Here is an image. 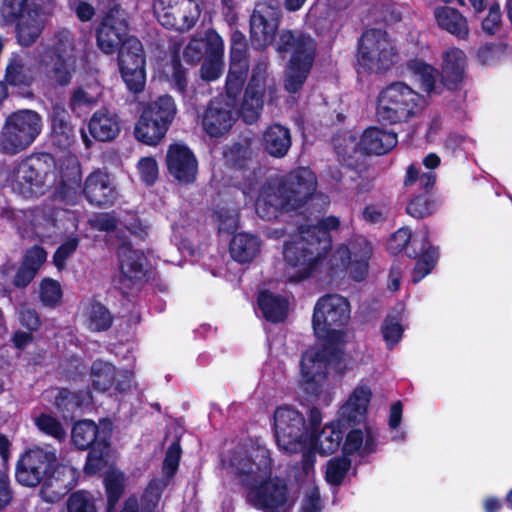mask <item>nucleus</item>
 <instances>
[{
  "mask_svg": "<svg viewBox=\"0 0 512 512\" xmlns=\"http://www.w3.org/2000/svg\"><path fill=\"white\" fill-rule=\"evenodd\" d=\"M278 24V8L266 3H258L250 21L251 42L258 49L274 43L279 53H290L284 86L289 93H295L301 89L311 70L316 44L310 36L288 30L282 31L278 39H275Z\"/></svg>",
  "mask_w": 512,
  "mask_h": 512,
  "instance_id": "obj_1",
  "label": "nucleus"
},
{
  "mask_svg": "<svg viewBox=\"0 0 512 512\" xmlns=\"http://www.w3.org/2000/svg\"><path fill=\"white\" fill-rule=\"evenodd\" d=\"M230 466L246 489L249 503L263 512H280L287 502L288 487L280 477H271L272 458L268 449L258 446L252 455L235 451Z\"/></svg>",
  "mask_w": 512,
  "mask_h": 512,
  "instance_id": "obj_2",
  "label": "nucleus"
},
{
  "mask_svg": "<svg viewBox=\"0 0 512 512\" xmlns=\"http://www.w3.org/2000/svg\"><path fill=\"white\" fill-rule=\"evenodd\" d=\"M339 217L329 215L316 224H300L296 234L291 235L283 244V258L287 266L296 269L290 277L293 282L309 278L318 264L332 249L331 232L340 228Z\"/></svg>",
  "mask_w": 512,
  "mask_h": 512,
  "instance_id": "obj_3",
  "label": "nucleus"
},
{
  "mask_svg": "<svg viewBox=\"0 0 512 512\" xmlns=\"http://www.w3.org/2000/svg\"><path fill=\"white\" fill-rule=\"evenodd\" d=\"M53 165L54 160L49 154L27 158L18 165L9 187L19 192H32L41 187L54 192H69L79 186L81 170L76 157L67 156L57 171L48 172Z\"/></svg>",
  "mask_w": 512,
  "mask_h": 512,
  "instance_id": "obj_4",
  "label": "nucleus"
},
{
  "mask_svg": "<svg viewBox=\"0 0 512 512\" xmlns=\"http://www.w3.org/2000/svg\"><path fill=\"white\" fill-rule=\"evenodd\" d=\"M426 100L405 82L398 81L383 88L376 100V117L384 124L406 123L425 108Z\"/></svg>",
  "mask_w": 512,
  "mask_h": 512,
  "instance_id": "obj_5",
  "label": "nucleus"
},
{
  "mask_svg": "<svg viewBox=\"0 0 512 512\" xmlns=\"http://www.w3.org/2000/svg\"><path fill=\"white\" fill-rule=\"evenodd\" d=\"M371 398L372 391L367 385H358L353 390L339 410L337 425H326L317 437L318 452L321 455H330L339 449L344 436L343 429L365 421Z\"/></svg>",
  "mask_w": 512,
  "mask_h": 512,
  "instance_id": "obj_6",
  "label": "nucleus"
},
{
  "mask_svg": "<svg viewBox=\"0 0 512 512\" xmlns=\"http://www.w3.org/2000/svg\"><path fill=\"white\" fill-rule=\"evenodd\" d=\"M387 251L393 256L404 251L407 257L416 259L411 275L415 284L431 273L439 259V249L430 243L428 230L413 237L409 228H399L388 239Z\"/></svg>",
  "mask_w": 512,
  "mask_h": 512,
  "instance_id": "obj_7",
  "label": "nucleus"
},
{
  "mask_svg": "<svg viewBox=\"0 0 512 512\" xmlns=\"http://www.w3.org/2000/svg\"><path fill=\"white\" fill-rule=\"evenodd\" d=\"M74 40L70 31H58L52 43L39 53L41 76L52 84L68 85L75 71Z\"/></svg>",
  "mask_w": 512,
  "mask_h": 512,
  "instance_id": "obj_8",
  "label": "nucleus"
},
{
  "mask_svg": "<svg viewBox=\"0 0 512 512\" xmlns=\"http://www.w3.org/2000/svg\"><path fill=\"white\" fill-rule=\"evenodd\" d=\"M350 319V305L338 294L320 297L313 310L312 327L315 336L328 343H338L344 336L343 328Z\"/></svg>",
  "mask_w": 512,
  "mask_h": 512,
  "instance_id": "obj_9",
  "label": "nucleus"
},
{
  "mask_svg": "<svg viewBox=\"0 0 512 512\" xmlns=\"http://www.w3.org/2000/svg\"><path fill=\"white\" fill-rule=\"evenodd\" d=\"M255 211L266 221L277 219L282 214L298 215L309 218L314 205L319 202L327 204L328 194H257Z\"/></svg>",
  "mask_w": 512,
  "mask_h": 512,
  "instance_id": "obj_10",
  "label": "nucleus"
},
{
  "mask_svg": "<svg viewBox=\"0 0 512 512\" xmlns=\"http://www.w3.org/2000/svg\"><path fill=\"white\" fill-rule=\"evenodd\" d=\"M42 118L33 110L24 109L11 113L0 131V150L17 154L28 148L42 130Z\"/></svg>",
  "mask_w": 512,
  "mask_h": 512,
  "instance_id": "obj_11",
  "label": "nucleus"
},
{
  "mask_svg": "<svg viewBox=\"0 0 512 512\" xmlns=\"http://www.w3.org/2000/svg\"><path fill=\"white\" fill-rule=\"evenodd\" d=\"M340 351L333 346L306 350L300 361L302 386L305 393L317 397L321 394L332 362H338Z\"/></svg>",
  "mask_w": 512,
  "mask_h": 512,
  "instance_id": "obj_12",
  "label": "nucleus"
},
{
  "mask_svg": "<svg viewBox=\"0 0 512 512\" xmlns=\"http://www.w3.org/2000/svg\"><path fill=\"white\" fill-rule=\"evenodd\" d=\"M274 436L278 447L297 453L305 444L308 425L304 415L291 406L278 407L274 412Z\"/></svg>",
  "mask_w": 512,
  "mask_h": 512,
  "instance_id": "obj_13",
  "label": "nucleus"
},
{
  "mask_svg": "<svg viewBox=\"0 0 512 512\" xmlns=\"http://www.w3.org/2000/svg\"><path fill=\"white\" fill-rule=\"evenodd\" d=\"M203 0H153V12L167 29L189 31L202 12Z\"/></svg>",
  "mask_w": 512,
  "mask_h": 512,
  "instance_id": "obj_14",
  "label": "nucleus"
},
{
  "mask_svg": "<svg viewBox=\"0 0 512 512\" xmlns=\"http://www.w3.org/2000/svg\"><path fill=\"white\" fill-rule=\"evenodd\" d=\"M275 95L276 84L267 74V65L261 63L255 66L240 107V114L244 121L255 122L260 116L264 101L274 100Z\"/></svg>",
  "mask_w": 512,
  "mask_h": 512,
  "instance_id": "obj_15",
  "label": "nucleus"
},
{
  "mask_svg": "<svg viewBox=\"0 0 512 512\" xmlns=\"http://www.w3.org/2000/svg\"><path fill=\"white\" fill-rule=\"evenodd\" d=\"M58 461L55 450H47L41 447L28 449L17 461L16 480L25 487L42 485Z\"/></svg>",
  "mask_w": 512,
  "mask_h": 512,
  "instance_id": "obj_16",
  "label": "nucleus"
},
{
  "mask_svg": "<svg viewBox=\"0 0 512 512\" xmlns=\"http://www.w3.org/2000/svg\"><path fill=\"white\" fill-rule=\"evenodd\" d=\"M395 57L393 46L385 32L372 29L362 35L357 59L363 69L371 72L386 70L394 63Z\"/></svg>",
  "mask_w": 512,
  "mask_h": 512,
  "instance_id": "obj_17",
  "label": "nucleus"
},
{
  "mask_svg": "<svg viewBox=\"0 0 512 512\" xmlns=\"http://www.w3.org/2000/svg\"><path fill=\"white\" fill-rule=\"evenodd\" d=\"M117 52L119 70L127 88L133 93L141 92L146 82V58L141 41L131 36Z\"/></svg>",
  "mask_w": 512,
  "mask_h": 512,
  "instance_id": "obj_18",
  "label": "nucleus"
},
{
  "mask_svg": "<svg viewBox=\"0 0 512 512\" xmlns=\"http://www.w3.org/2000/svg\"><path fill=\"white\" fill-rule=\"evenodd\" d=\"M131 36L128 13L118 5H114L97 30V46L103 53L111 55Z\"/></svg>",
  "mask_w": 512,
  "mask_h": 512,
  "instance_id": "obj_19",
  "label": "nucleus"
},
{
  "mask_svg": "<svg viewBox=\"0 0 512 512\" xmlns=\"http://www.w3.org/2000/svg\"><path fill=\"white\" fill-rule=\"evenodd\" d=\"M76 471L59 461L49 473L39 490V496L46 503H56L76 485Z\"/></svg>",
  "mask_w": 512,
  "mask_h": 512,
  "instance_id": "obj_20",
  "label": "nucleus"
},
{
  "mask_svg": "<svg viewBox=\"0 0 512 512\" xmlns=\"http://www.w3.org/2000/svg\"><path fill=\"white\" fill-rule=\"evenodd\" d=\"M166 163L169 173L179 182L195 181L198 163L187 146L180 143L171 144L167 151Z\"/></svg>",
  "mask_w": 512,
  "mask_h": 512,
  "instance_id": "obj_21",
  "label": "nucleus"
},
{
  "mask_svg": "<svg viewBox=\"0 0 512 512\" xmlns=\"http://www.w3.org/2000/svg\"><path fill=\"white\" fill-rule=\"evenodd\" d=\"M118 258L121 285L130 288L146 276L148 259L143 251L134 249L131 244H123L118 251Z\"/></svg>",
  "mask_w": 512,
  "mask_h": 512,
  "instance_id": "obj_22",
  "label": "nucleus"
},
{
  "mask_svg": "<svg viewBox=\"0 0 512 512\" xmlns=\"http://www.w3.org/2000/svg\"><path fill=\"white\" fill-rule=\"evenodd\" d=\"M6 80L13 85H29L41 77L39 55L37 58L28 53H16L10 58L6 68Z\"/></svg>",
  "mask_w": 512,
  "mask_h": 512,
  "instance_id": "obj_23",
  "label": "nucleus"
},
{
  "mask_svg": "<svg viewBox=\"0 0 512 512\" xmlns=\"http://www.w3.org/2000/svg\"><path fill=\"white\" fill-rule=\"evenodd\" d=\"M234 105L221 99L211 101L203 117V127L211 136L226 133L234 121Z\"/></svg>",
  "mask_w": 512,
  "mask_h": 512,
  "instance_id": "obj_24",
  "label": "nucleus"
},
{
  "mask_svg": "<svg viewBox=\"0 0 512 512\" xmlns=\"http://www.w3.org/2000/svg\"><path fill=\"white\" fill-rule=\"evenodd\" d=\"M467 66L465 53L455 47L442 54L440 83L449 89L457 88L464 80Z\"/></svg>",
  "mask_w": 512,
  "mask_h": 512,
  "instance_id": "obj_25",
  "label": "nucleus"
},
{
  "mask_svg": "<svg viewBox=\"0 0 512 512\" xmlns=\"http://www.w3.org/2000/svg\"><path fill=\"white\" fill-rule=\"evenodd\" d=\"M206 44L209 54L201 67V77L207 81L216 80L223 72L224 43L215 31H207Z\"/></svg>",
  "mask_w": 512,
  "mask_h": 512,
  "instance_id": "obj_26",
  "label": "nucleus"
},
{
  "mask_svg": "<svg viewBox=\"0 0 512 512\" xmlns=\"http://www.w3.org/2000/svg\"><path fill=\"white\" fill-rule=\"evenodd\" d=\"M102 440H109V433L101 430L93 420H79L72 427L71 443L78 450H88Z\"/></svg>",
  "mask_w": 512,
  "mask_h": 512,
  "instance_id": "obj_27",
  "label": "nucleus"
},
{
  "mask_svg": "<svg viewBox=\"0 0 512 512\" xmlns=\"http://www.w3.org/2000/svg\"><path fill=\"white\" fill-rule=\"evenodd\" d=\"M91 401L92 394L89 389L70 391L68 388H61L55 397V407L64 419L72 420Z\"/></svg>",
  "mask_w": 512,
  "mask_h": 512,
  "instance_id": "obj_28",
  "label": "nucleus"
},
{
  "mask_svg": "<svg viewBox=\"0 0 512 512\" xmlns=\"http://www.w3.org/2000/svg\"><path fill=\"white\" fill-rule=\"evenodd\" d=\"M396 144L397 135L394 132L370 127L363 132L359 148L366 153L382 155L393 149Z\"/></svg>",
  "mask_w": 512,
  "mask_h": 512,
  "instance_id": "obj_29",
  "label": "nucleus"
},
{
  "mask_svg": "<svg viewBox=\"0 0 512 512\" xmlns=\"http://www.w3.org/2000/svg\"><path fill=\"white\" fill-rule=\"evenodd\" d=\"M260 250V238L245 232L235 234L229 243L231 258L240 264L252 262L258 256Z\"/></svg>",
  "mask_w": 512,
  "mask_h": 512,
  "instance_id": "obj_30",
  "label": "nucleus"
},
{
  "mask_svg": "<svg viewBox=\"0 0 512 512\" xmlns=\"http://www.w3.org/2000/svg\"><path fill=\"white\" fill-rule=\"evenodd\" d=\"M257 305L263 317L271 323H280L287 318L289 302L280 294L262 290L258 294Z\"/></svg>",
  "mask_w": 512,
  "mask_h": 512,
  "instance_id": "obj_31",
  "label": "nucleus"
},
{
  "mask_svg": "<svg viewBox=\"0 0 512 512\" xmlns=\"http://www.w3.org/2000/svg\"><path fill=\"white\" fill-rule=\"evenodd\" d=\"M89 131L99 141H110L120 132V125L115 113L106 108L96 111L90 119Z\"/></svg>",
  "mask_w": 512,
  "mask_h": 512,
  "instance_id": "obj_32",
  "label": "nucleus"
},
{
  "mask_svg": "<svg viewBox=\"0 0 512 512\" xmlns=\"http://www.w3.org/2000/svg\"><path fill=\"white\" fill-rule=\"evenodd\" d=\"M212 218L219 234H233L239 227L240 208L234 201H219L213 209Z\"/></svg>",
  "mask_w": 512,
  "mask_h": 512,
  "instance_id": "obj_33",
  "label": "nucleus"
},
{
  "mask_svg": "<svg viewBox=\"0 0 512 512\" xmlns=\"http://www.w3.org/2000/svg\"><path fill=\"white\" fill-rule=\"evenodd\" d=\"M406 68L411 79L418 83L424 92L427 94L437 92L440 78L435 67L421 59H411L407 62Z\"/></svg>",
  "mask_w": 512,
  "mask_h": 512,
  "instance_id": "obj_34",
  "label": "nucleus"
},
{
  "mask_svg": "<svg viewBox=\"0 0 512 512\" xmlns=\"http://www.w3.org/2000/svg\"><path fill=\"white\" fill-rule=\"evenodd\" d=\"M29 223L35 239L40 242L56 239L57 230L53 222V208L36 207L30 211Z\"/></svg>",
  "mask_w": 512,
  "mask_h": 512,
  "instance_id": "obj_35",
  "label": "nucleus"
},
{
  "mask_svg": "<svg viewBox=\"0 0 512 512\" xmlns=\"http://www.w3.org/2000/svg\"><path fill=\"white\" fill-rule=\"evenodd\" d=\"M262 145L265 151L273 157H283L291 146L289 130L282 125L269 126L263 133Z\"/></svg>",
  "mask_w": 512,
  "mask_h": 512,
  "instance_id": "obj_36",
  "label": "nucleus"
},
{
  "mask_svg": "<svg viewBox=\"0 0 512 512\" xmlns=\"http://www.w3.org/2000/svg\"><path fill=\"white\" fill-rule=\"evenodd\" d=\"M168 126L156 118L141 114L135 126V137L142 143L150 146L159 144L168 131Z\"/></svg>",
  "mask_w": 512,
  "mask_h": 512,
  "instance_id": "obj_37",
  "label": "nucleus"
},
{
  "mask_svg": "<svg viewBox=\"0 0 512 512\" xmlns=\"http://www.w3.org/2000/svg\"><path fill=\"white\" fill-rule=\"evenodd\" d=\"M435 19L442 29L459 38L468 35V25L465 17L456 9L451 7H440L435 10Z\"/></svg>",
  "mask_w": 512,
  "mask_h": 512,
  "instance_id": "obj_38",
  "label": "nucleus"
},
{
  "mask_svg": "<svg viewBox=\"0 0 512 512\" xmlns=\"http://www.w3.org/2000/svg\"><path fill=\"white\" fill-rule=\"evenodd\" d=\"M89 375L92 388L97 392H106L115 384L116 367L111 362L95 359Z\"/></svg>",
  "mask_w": 512,
  "mask_h": 512,
  "instance_id": "obj_39",
  "label": "nucleus"
},
{
  "mask_svg": "<svg viewBox=\"0 0 512 512\" xmlns=\"http://www.w3.org/2000/svg\"><path fill=\"white\" fill-rule=\"evenodd\" d=\"M17 37L22 46L32 44L40 35L44 20L38 11H28L27 16L16 19Z\"/></svg>",
  "mask_w": 512,
  "mask_h": 512,
  "instance_id": "obj_40",
  "label": "nucleus"
},
{
  "mask_svg": "<svg viewBox=\"0 0 512 512\" xmlns=\"http://www.w3.org/2000/svg\"><path fill=\"white\" fill-rule=\"evenodd\" d=\"M359 245V251H354V257L349 265L350 277L355 281H363L368 275L369 259L372 254L370 243L363 237L356 242Z\"/></svg>",
  "mask_w": 512,
  "mask_h": 512,
  "instance_id": "obj_41",
  "label": "nucleus"
},
{
  "mask_svg": "<svg viewBox=\"0 0 512 512\" xmlns=\"http://www.w3.org/2000/svg\"><path fill=\"white\" fill-rule=\"evenodd\" d=\"M104 487L107 496L106 511L113 512L125 490L124 473L117 470H109L104 477Z\"/></svg>",
  "mask_w": 512,
  "mask_h": 512,
  "instance_id": "obj_42",
  "label": "nucleus"
},
{
  "mask_svg": "<svg viewBox=\"0 0 512 512\" xmlns=\"http://www.w3.org/2000/svg\"><path fill=\"white\" fill-rule=\"evenodd\" d=\"M317 179L309 168H298L287 175L284 189L286 192H310L315 190Z\"/></svg>",
  "mask_w": 512,
  "mask_h": 512,
  "instance_id": "obj_43",
  "label": "nucleus"
},
{
  "mask_svg": "<svg viewBox=\"0 0 512 512\" xmlns=\"http://www.w3.org/2000/svg\"><path fill=\"white\" fill-rule=\"evenodd\" d=\"M102 94L100 84L93 80L79 86L72 95L71 107L74 110L95 105Z\"/></svg>",
  "mask_w": 512,
  "mask_h": 512,
  "instance_id": "obj_44",
  "label": "nucleus"
},
{
  "mask_svg": "<svg viewBox=\"0 0 512 512\" xmlns=\"http://www.w3.org/2000/svg\"><path fill=\"white\" fill-rule=\"evenodd\" d=\"M142 114H148L169 127L176 114V105L172 97L164 95L149 103Z\"/></svg>",
  "mask_w": 512,
  "mask_h": 512,
  "instance_id": "obj_45",
  "label": "nucleus"
},
{
  "mask_svg": "<svg viewBox=\"0 0 512 512\" xmlns=\"http://www.w3.org/2000/svg\"><path fill=\"white\" fill-rule=\"evenodd\" d=\"M113 316L108 308L99 301H92L87 313L88 328L93 332H103L111 328Z\"/></svg>",
  "mask_w": 512,
  "mask_h": 512,
  "instance_id": "obj_46",
  "label": "nucleus"
},
{
  "mask_svg": "<svg viewBox=\"0 0 512 512\" xmlns=\"http://www.w3.org/2000/svg\"><path fill=\"white\" fill-rule=\"evenodd\" d=\"M351 459L344 455L337 456L329 459L326 464L325 480L328 484L334 487H339L343 484L346 475L351 469Z\"/></svg>",
  "mask_w": 512,
  "mask_h": 512,
  "instance_id": "obj_47",
  "label": "nucleus"
},
{
  "mask_svg": "<svg viewBox=\"0 0 512 512\" xmlns=\"http://www.w3.org/2000/svg\"><path fill=\"white\" fill-rule=\"evenodd\" d=\"M248 70L247 61H239L231 63L230 70L226 80L227 97L231 100L232 105L235 106V100L240 93L246 74Z\"/></svg>",
  "mask_w": 512,
  "mask_h": 512,
  "instance_id": "obj_48",
  "label": "nucleus"
},
{
  "mask_svg": "<svg viewBox=\"0 0 512 512\" xmlns=\"http://www.w3.org/2000/svg\"><path fill=\"white\" fill-rule=\"evenodd\" d=\"M438 207L433 194H414L406 205V212L416 219L432 215Z\"/></svg>",
  "mask_w": 512,
  "mask_h": 512,
  "instance_id": "obj_49",
  "label": "nucleus"
},
{
  "mask_svg": "<svg viewBox=\"0 0 512 512\" xmlns=\"http://www.w3.org/2000/svg\"><path fill=\"white\" fill-rule=\"evenodd\" d=\"M97 446L88 449L84 472L86 475H95L100 472L107 464L105 456L108 453L110 442L102 440Z\"/></svg>",
  "mask_w": 512,
  "mask_h": 512,
  "instance_id": "obj_50",
  "label": "nucleus"
},
{
  "mask_svg": "<svg viewBox=\"0 0 512 512\" xmlns=\"http://www.w3.org/2000/svg\"><path fill=\"white\" fill-rule=\"evenodd\" d=\"M35 426L43 434L62 442L66 439L67 433L62 423L47 413H41L35 418Z\"/></svg>",
  "mask_w": 512,
  "mask_h": 512,
  "instance_id": "obj_51",
  "label": "nucleus"
},
{
  "mask_svg": "<svg viewBox=\"0 0 512 512\" xmlns=\"http://www.w3.org/2000/svg\"><path fill=\"white\" fill-rule=\"evenodd\" d=\"M62 296L63 292L57 280L45 278L41 281L39 297L45 307H57L62 301Z\"/></svg>",
  "mask_w": 512,
  "mask_h": 512,
  "instance_id": "obj_52",
  "label": "nucleus"
},
{
  "mask_svg": "<svg viewBox=\"0 0 512 512\" xmlns=\"http://www.w3.org/2000/svg\"><path fill=\"white\" fill-rule=\"evenodd\" d=\"M53 222L55 230H57L56 238H58L76 231L79 220L71 210L53 208Z\"/></svg>",
  "mask_w": 512,
  "mask_h": 512,
  "instance_id": "obj_53",
  "label": "nucleus"
},
{
  "mask_svg": "<svg viewBox=\"0 0 512 512\" xmlns=\"http://www.w3.org/2000/svg\"><path fill=\"white\" fill-rule=\"evenodd\" d=\"M381 333L386 347L393 349L402 339L404 328L395 316H387L381 325Z\"/></svg>",
  "mask_w": 512,
  "mask_h": 512,
  "instance_id": "obj_54",
  "label": "nucleus"
},
{
  "mask_svg": "<svg viewBox=\"0 0 512 512\" xmlns=\"http://www.w3.org/2000/svg\"><path fill=\"white\" fill-rule=\"evenodd\" d=\"M116 188L115 179L106 171L97 169L86 178L84 192L113 191Z\"/></svg>",
  "mask_w": 512,
  "mask_h": 512,
  "instance_id": "obj_55",
  "label": "nucleus"
},
{
  "mask_svg": "<svg viewBox=\"0 0 512 512\" xmlns=\"http://www.w3.org/2000/svg\"><path fill=\"white\" fill-rule=\"evenodd\" d=\"M80 244V238L77 235L68 237L55 250L52 262L54 266L62 271L66 267V261L77 251Z\"/></svg>",
  "mask_w": 512,
  "mask_h": 512,
  "instance_id": "obj_56",
  "label": "nucleus"
},
{
  "mask_svg": "<svg viewBox=\"0 0 512 512\" xmlns=\"http://www.w3.org/2000/svg\"><path fill=\"white\" fill-rule=\"evenodd\" d=\"M390 214V203L379 200L367 204L362 211V218L369 224H379L387 221Z\"/></svg>",
  "mask_w": 512,
  "mask_h": 512,
  "instance_id": "obj_57",
  "label": "nucleus"
},
{
  "mask_svg": "<svg viewBox=\"0 0 512 512\" xmlns=\"http://www.w3.org/2000/svg\"><path fill=\"white\" fill-rule=\"evenodd\" d=\"M68 512H96L95 503L91 494L84 490H78L70 494L67 499Z\"/></svg>",
  "mask_w": 512,
  "mask_h": 512,
  "instance_id": "obj_58",
  "label": "nucleus"
},
{
  "mask_svg": "<svg viewBox=\"0 0 512 512\" xmlns=\"http://www.w3.org/2000/svg\"><path fill=\"white\" fill-rule=\"evenodd\" d=\"M359 238L350 243L340 244L332 254V265L339 269L347 270L351 264V259L354 257V251H359V245L356 242Z\"/></svg>",
  "mask_w": 512,
  "mask_h": 512,
  "instance_id": "obj_59",
  "label": "nucleus"
},
{
  "mask_svg": "<svg viewBox=\"0 0 512 512\" xmlns=\"http://www.w3.org/2000/svg\"><path fill=\"white\" fill-rule=\"evenodd\" d=\"M1 11L5 18L16 20L35 10L30 8L29 0H3Z\"/></svg>",
  "mask_w": 512,
  "mask_h": 512,
  "instance_id": "obj_60",
  "label": "nucleus"
},
{
  "mask_svg": "<svg viewBox=\"0 0 512 512\" xmlns=\"http://www.w3.org/2000/svg\"><path fill=\"white\" fill-rule=\"evenodd\" d=\"M419 182V187L425 190L434 188L436 183V175L433 172H427L419 175V171L414 166H409L405 178L406 186H409L413 182Z\"/></svg>",
  "mask_w": 512,
  "mask_h": 512,
  "instance_id": "obj_61",
  "label": "nucleus"
},
{
  "mask_svg": "<svg viewBox=\"0 0 512 512\" xmlns=\"http://www.w3.org/2000/svg\"><path fill=\"white\" fill-rule=\"evenodd\" d=\"M46 259L47 251L40 245H33L25 251L22 263L38 272Z\"/></svg>",
  "mask_w": 512,
  "mask_h": 512,
  "instance_id": "obj_62",
  "label": "nucleus"
},
{
  "mask_svg": "<svg viewBox=\"0 0 512 512\" xmlns=\"http://www.w3.org/2000/svg\"><path fill=\"white\" fill-rule=\"evenodd\" d=\"M364 442V433L359 428H352L346 435L342 451L346 456L354 455L361 451Z\"/></svg>",
  "mask_w": 512,
  "mask_h": 512,
  "instance_id": "obj_63",
  "label": "nucleus"
},
{
  "mask_svg": "<svg viewBox=\"0 0 512 512\" xmlns=\"http://www.w3.org/2000/svg\"><path fill=\"white\" fill-rule=\"evenodd\" d=\"M181 453L182 449L179 441L172 442L168 447L163 462L168 475H173L177 471Z\"/></svg>",
  "mask_w": 512,
  "mask_h": 512,
  "instance_id": "obj_64",
  "label": "nucleus"
}]
</instances>
